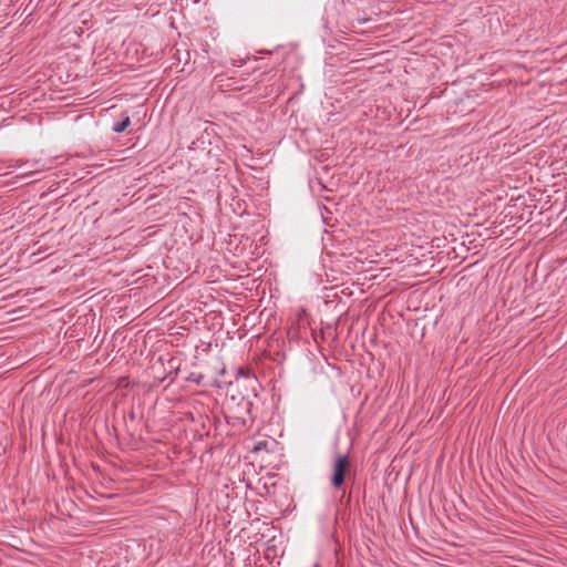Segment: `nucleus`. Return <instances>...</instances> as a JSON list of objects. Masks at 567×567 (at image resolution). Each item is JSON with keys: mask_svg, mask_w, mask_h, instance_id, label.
I'll use <instances>...</instances> for the list:
<instances>
[{"mask_svg": "<svg viewBox=\"0 0 567 567\" xmlns=\"http://www.w3.org/2000/svg\"><path fill=\"white\" fill-rule=\"evenodd\" d=\"M277 447H278L277 441H275V440H265V441H260V442H258L256 444V446L254 447V452L258 454L261 451L269 452V451H274Z\"/></svg>", "mask_w": 567, "mask_h": 567, "instance_id": "2", "label": "nucleus"}, {"mask_svg": "<svg viewBox=\"0 0 567 567\" xmlns=\"http://www.w3.org/2000/svg\"><path fill=\"white\" fill-rule=\"evenodd\" d=\"M234 420H235L234 424H235V423H241L243 425H245V421H240V420H239V419H237V417H235Z\"/></svg>", "mask_w": 567, "mask_h": 567, "instance_id": "6", "label": "nucleus"}, {"mask_svg": "<svg viewBox=\"0 0 567 567\" xmlns=\"http://www.w3.org/2000/svg\"><path fill=\"white\" fill-rule=\"evenodd\" d=\"M551 478L558 483H565V481L563 478H560L559 476H553Z\"/></svg>", "mask_w": 567, "mask_h": 567, "instance_id": "5", "label": "nucleus"}, {"mask_svg": "<svg viewBox=\"0 0 567 567\" xmlns=\"http://www.w3.org/2000/svg\"><path fill=\"white\" fill-rule=\"evenodd\" d=\"M337 461L343 462V461H348V458H347L346 456H339V457L337 458Z\"/></svg>", "mask_w": 567, "mask_h": 567, "instance_id": "7", "label": "nucleus"}, {"mask_svg": "<svg viewBox=\"0 0 567 567\" xmlns=\"http://www.w3.org/2000/svg\"><path fill=\"white\" fill-rule=\"evenodd\" d=\"M130 123H131L130 117L125 116L121 122L114 124L113 131L115 133H122L128 127Z\"/></svg>", "mask_w": 567, "mask_h": 567, "instance_id": "3", "label": "nucleus"}, {"mask_svg": "<svg viewBox=\"0 0 567 567\" xmlns=\"http://www.w3.org/2000/svg\"><path fill=\"white\" fill-rule=\"evenodd\" d=\"M91 465L94 470H99V466H96V464L94 462H91Z\"/></svg>", "mask_w": 567, "mask_h": 567, "instance_id": "8", "label": "nucleus"}, {"mask_svg": "<svg viewBox=\"0 0 567 567\" xmlns=\"http://www.w3.org/2000/svg\"><path fill=\"white\" fill-rule=\"evenodd\" d=\"M543 465L547 466L550 472H554L555 468L551 467L550 463L544 462ZM553 475H556L555 473H551Z\"/></svg>", "mask_w": 567, "mask_h": 567, "instance_id": "4", "label": "nucleus"}, {"mask_svg": "<svg viewBox=\"0 0 567 567\" xmlns=\"http://www.w3.org/2000/svg\"><path fill=\"white\" fill-rule=\"evenodd\" d=\"M507 464L513 467V463L512 462H508Z\"/></svg>", "mask_w": 567, "mask_h": 567, "instance_id": "9", "label": "nucleus"}, {"mask_svg": "<svg viewBox=\"0 0 567 567\" xmlns=\"http://www.w3.org/2000/svg\"><path fill=\"white\" fill-rule=\"evenodd\" d=\"M351 465L352 463H333L330 482L336 489H342L351 477Z\"/></svg>", "mask_w": 567, "mask_h": 567, "instance_id": "1", "label": "nucleus"}]
</instances>
